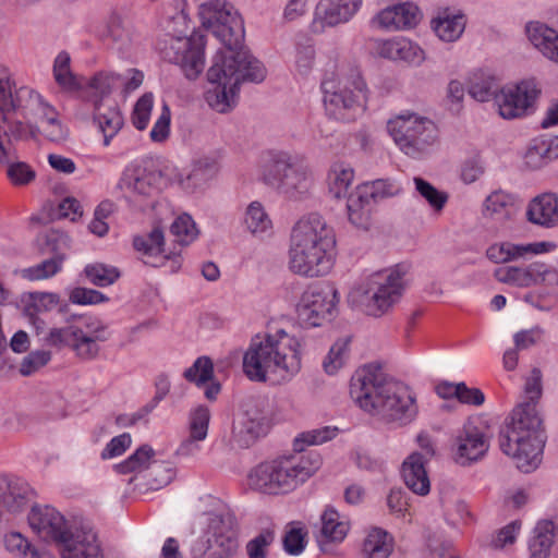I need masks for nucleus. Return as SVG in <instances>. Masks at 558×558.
I'll use <instances>...</instances> for the list:
<instances>
[{
	"label": "nucleus",
	"instance_id": "obj_1",
	"mask_svg": "<svg viewBox=\"0 0 558 558\" xmlns=\"http://www.w3.org/2000/svg\"><path fill=\"white\" fill-rule=\"evenodd\" d=\"M202 25L222 43L207 72V80L215 86L205 94L209 107L220 113L235 104L239 86L244 81L259 83L266 70L244 47V23L239 12L226 0H213L199 7Z\"/></svg>",
	"mask_w": 558,
	"mask_h": 558
},
{
	"label": "nucleus",
	"instance_id": "obj_2",
	"mask_svg": "<svg viewBox=\"0 0 558 558\" xmlns=\"http://www.w3.org/2000/svg\"><path fill=\"white\" fill-rule=\"evenodd\" d=\"M524 391L527 401L515 407L510 422L499 434L500 449L510 456L517 468L525 473L539 463L544 447L543 421L536 411V401L542 397V373L533 368L526 379Z\"/></svg>",
	"mask_w": 558,
	"mask_h": 558
},
{
	"label": "nucleus",
	"instance_id": "obj_3",
	"mask_svg": "<svg viewBox=\"0 0 558 558\" xmlns=\"http://www.w3.org/2000/svg\"><path fill=\"white\" fill-rule=\"evenodd\" d=\"M350 396L362 410L389 423L405 425L417 414L415 399L408 388L387 379L381 369L372 365L353 374Z\"/></svg>",
	"mask_w": 558,
	"mask_h": 558
},
{
	"label": "nucleus",
	"instance_id": "obj_4",
	"mask_svg": "<svg viewBox=\"0 0 558 558\" xmlns=\"http://www.w3.org/2000/svg\"><path fill=\"white\" fill-rule=\"evenodd\" d=\"M336 234L318 214L301 218L292 229L289 248V268L308 277L327 275L335 263Z\"/></svg>",
	"mask_w": 558,
	"mask_h": 558
},
{
	"label": "nucleus",
	"instance_id": "obj_5",
	"mask_svg": "<svg viewBox=\"0 0 558 558\" xmlns=\"http://www.w3.org/2000/svg\"><path fill=\"white\" fill-rule=\"evenodd\" d=\"M301 343L283 329L256 336L243 356V372L259 383L289 380L301 369Z\"/></svg>",
	"mask_w": 558,
	"mask_h": 558
},
{
	"label": "nucleus",
	"instance_id": "obj_6",
	"mask_svg": "<svg viewBox=\"0 0 558 558\" xmlns=\"http://www.w3.org/2000/svg\"><path fill=\"white\" fill-rule=\"evenodd\" d=\"M31 529L44 541L53 542L61 558H104L96 533L72 527L50 506H34L27 517Z\"/></svg>",
	"mask_w": 558,
	"mask_h": 558
},
{
	"label": "nucleus",
	"instance_id": "obj_7",
	"mask_svg": "<svg viewBox=\"0 0 558 558\" xmlns=\"http://www.w3.org/2000/svg\"><path fill=\"white\" fill-rule=\"evenodd\" d=\"M322 464L316 452L284 456L258 463L247 474L251 489L266 495H281L295 489Z\"/></svg>",
	"mask_w": 558,
	"mask_h": 558
},
{
	"label": "nucleus",
	"instance_id": "obj_8",
	"mask_svg": "<svg viewBox=\"0 0 558 558\" xmlns=\"http://www.w3.org/2000/svg\"><path fill=\"white\" fill-rule=\"evenodd\" d=\"M322 90L326 111L337 120H353L365 110L368 89L356 65L342 63L326 73Z\"/></svg>",
	"mask_w": 558,
	"mask_h": 558
},
{
	"label": "nucleus",
	"instance_id": "obj_9",
	"mask_svg": "<svg viewBox=\"0 0 558 558\" xmlns=\"http://www.w3.org/2000/svg\"><path fill=\"white\" fill-rule=\"evenodd\" d=\"M264 180L289 197L307 193L313 184L305 161L284 151L272 153L264 165Z\"/></svg>",
	"mask_w": 558,
	"mask_h": 558
},
{
	"label": "nucleus",
	"instance_id": "obj_10",
	"mask_svg": "<svg viewBox=\"0 0 558 558\" xmlns=\"http://www.w3.org/2000/svg\"><path fill=\"white\" fill-rule=\"evenodd\" d=\"M387 129L396 145L412 158L428 153L437 141L436 125L416 114L398 116L388 121Z\"/></svg>",
	"mask_w": 558,
	"mask_h": 558
},
{
	"label": "nucleus",
	"instance_id": "obj_11",
	"mask_svg": "<svg viewBox=\"0 0 558 558\" xmlns=\"http://www.w3.org/2000/svg\"><path fill=\"white\" fill-rule=\"evenodd\" d=\"M235 518L231 513H210L205 538L192 547L193 558H231L238 550Z\"/></svg>",
	"mask_w": 558,
	"mask_h": 558
},
{
	"label": "nucleus",
	"instance_id": "obj_12",
	"mask_svg": "<svg viewBox=\"0 0 558 558\" xmlns=\"http://www.w3.org/2000/svg\"><path fill=\"white\" fill-rule=\"evenodd\" d=\"M405 272V267L398 265L391 270L374 274L368 279L361 301L367 315L379 317L399 301Z\"/></svg>",
	"mask_w": 558,
	"mask_h": 558
},
{
	"label": "nucleus",
	"instance_id": "obj_13",
	"mask_svg": "<svg viewBox=\"0 0 558 558\" xmlns=\"http://www.w3.org/2000/svg\"><path fill=\"white\" fill-rule=\"evenodd\" d=\"M162 58L180 64L184 75L189 80H195L204 70V43L203 36L182 38L170 37L159 48Z\"/></svg>",
	"mask_w": 558,
	"mask_h": 558
},
{
	"label": "nucleus",
	"instance_id": "obj_14",
	"mask_svg": "<svg viewBox=\"0 0 558 558\" xmlns=\"http://www.w3.org/2000/svg\"><path fill=\"white\" fill-rule=\"evenodd\" d=\"M160 180L161 175L156 171L138 167L126 169L118 183V189L130 204L138 209H145L153 204L158 194Z\"/></svg>",
	"mask_w": 558,
	"mask_h": 558
},
{
	"label": "nucleus",
	"instance_id": "obj_15",
	"mask_svg": "<svg viewBox=\"0 0 558 558\" xmlns=\"http://www.w3.org/2000/svg\"><path fill=\"white\" fill-rule=\"evenodd\" d=\"M339 302L336 289L311 288L303 292L298 305L299 322L306 327L320 326L330 319Z\"/></svg>",
	"mask_w": 558,
	"mask_h": 558
},
{
	"label": "nucleus",
	"instance_id": "obj_16",
	"mask_svg": "<svg viewBox=\"0 0 558 558\" xmlns=\"http://www.w3.org/2000/svg\"><path fill=\"white\" fill-rule=\"evenodd\" d=\"M538 93L534 81H522L514 86L504 87L496 96L495 104L504 119H515L526 113Z\"/></svg>",
	"mask_w": 558,
	"mask_h": 558
},
{
	"label": "nucleus",
	"instance_id": "obj_17",
	"mask_svg": "<svg viewBox=\"0 0 558 558\" xmlns=\"http://www.w3.org/2000/svg\"><path fill=\"white\" fill-rule=\"evenodd\" d=\"M38 93L29 87H15L9 70L0 65V122H9V114L25 117L27 107Z\"/></svg>",
	"mask_w": 558,
	"mask_h": 558
},
{
	"label": "nucleus",
	"instance_id": "obj_18",
	"mask_svg": "<svg viewBox=\"0 0 558 558\" xmlns=\"http://www.w3.org/2000/svg\"><path fill=\"white\" fill-rule=\"evenodd\" d=\"M27 107L24 118H34L36 120V134H43L48 141L61 143L68 137V129L59 118L58 111L44 101L37 94Z\"/></svg>",
	"mask_w": 558,
	"mask_h": 558
},
{
	"label": "nucleus",
	"instance_id": "obj_19",
	"mask_svg": "<svg viewBox=\"0 0 558 558\" xmlns=\"http://www.w3.org/2000/svg\"><path fill=\"white\" fill-rule=\"evenodd\" d=\"M34 493L27 482L20 477L0 474V521L7 514H17L25 510Z\"/></svg>",
	"mask_w": 558,
	"mask_h": 558
},
{
	"label": "nucleus",
	"instance_id": "obj_20",
	"mask_svg": "<svg viewBox=\"0 0 558 558\" xmlns=\"http://www.w3.org/2000/svg\"><path fill=\"white\" fill-rule=\"evenodd\" d=\"M266 417L255 407L239 412L232 423L230 441L234 447L248 448L265 433Z\"/></svg>",
	"mask_w": 558,
	"mask_h": 558
},
{
	"label": "nucleus",
	"instance_id": "obj_21",
	"mask_svg": "<svg viewBox=\"0 0 558 558\" xmlns=\"http://www.w3.org/2000/svg\"><path fill=\"white\" fill-rule=\"evenodd\" d=\"M519 209L520 199L517 195L497 190L485 198L482 206V216L504 226L514 219Z\"/></svg>",
	"mask_w": 558,
	"mask_h": 558
},
{
	"label": "nucleus",
	"instance_id": "obj_22",
	"mask_svg": "<svg viewBox=\"0 0 558 558\" xmlns=\"http://www.w3.org/2000/svg\"><path fill=\"white\" fill-rule=\"evenodd\" d=\"M421 20L417 5L412 2H402L383 9L375 17V22L389 31L409 29Z\"/></svg>",
	"mask_w": 558,
	"mask_h": 558
},
{
	"label": "nucleus",
	"instance_id": "obj_23",
	"mask_svg": "<svg viewBox=\"0 0 558 558\" xmlns=\"http://www.w3.org/2000/svg\"><path fill=\"white\" fill-rule=\"evenodd\" d=\"M526 220L535 226L553 228L558 225V196L545 192L533 197L525 210Z\"/></svg>",
	"mask_w": 558,
	"mask_h": 558
},
{
	"label": "nucleus",
	"instance_id": "obj_24",
	"mask_svg": "<svg viewBox=\"0 0 558 558\" xmlns=\"http://www.w3.org/2000/svg\"><path fill=\"white\" fill-rule=\"evenodd\" d=\"M68 238L64 234L51 233L47 236V243L52 246L53 256L45 259L38 265L28 267L23 270V276L29 280H44L54 276L62 268L64 260V252L60 250V245H66Z\"/></svg>",
	"mask_w": 558,
	"mask_h": 558
},
{
	"label": "nucleus",
	"instance_id": "obj_25",
	"mask_svg": "<svg viewBox=\"0 0 558 558\" xmlns=\"http://www.w3.org/2000/svg\"><path fill=\"white\" fill-rule=\"evenodd\" d=\"M362 0H328L319 2L316 19L323 26H337L347 23L360 9Z\"/></svg>",
	"mask_w": 558,
	"mask_h": 558
},
{
	"label": "nucleus",
	"instance_id": "obj_26",
	"mask_svg": "<svg viewBox=\"0 0 558 558\" xmlns=\"http://www.w3.org/2000/svg\"><path fill=\"white\" fill-rule=\"evenodd\" d=\"M427 459L421 452H413L402 463V477L407 487L414 494L425 496L430 490V482L425 463Z\"/></svg>",
	"mask_w": 558,
	"mask_h": 558
},
{
	"label": "nucleus",
	"instance_id": "obj_27",
	"mask_svg": "<svg viewBox=\"0 0 558 558\" xmlns=\"http://www.w3.org/2000/svg\"><path fill=\"white\" fill-rule=\"evenodd\" d=\"M133 246L143 254L145 257L144 263L153 267L162 266L172 254V252L166 253L163 232L158 227L154 228L145 236H135Z\"/></svg>",
	"mask_w": 558,
	"mask_h": 558
},
{
	"label": "nucleus",
	"instance_id": "obj_28",
	"mask_svg": "<svg viewBox=\"0 0 558 558\" xmlns=\"http://www.w3.org/2000/svg\"><path fill=\"white\" fill-rule=\"evenodd\" d=\"M457 453L461 464L476 461L488 450V442L483 433L472 425L464 426L457 438Z\"/></svg>",
	"mask_w": 558,
	"mask_h": 558
},
{
	"label": "nucleus",
	"instance_id": "obj_29",
	"mask_svg": "<svg viewBox=\"0 0 558 558\" xmlns=\"http://www.w3.org/2000/svg\"><path fill=\"white\" fill-rule=\"evenodd\" d=\"M546 276H556L546 269L544 264H531L526 268L500 267L495 271L498 281L515 284L519 287H529L538 280H545Z\"/></svg>",
	"mask_w": 558,
	"mask_h": 558
},
{
	"label": "nucleus",
	"instance_id": "obj_30",
	"mask_svg": "<svg viewBox=\"0 0 558 558\" xmlns=\"http://www.w3.org/2000/svg\"><path fill=\"white\" fill-rule=\"evenodd\" d=\"M2 544L12 558H54L49 550L37 547L17 531L5 533L2 537Z\"/></svg>",
	"mask_w": 558,
	"mask_h": 558
},
{
	"label": "nucleus",
	"instance_id": "obj_31",
	"mask_svg": "<svg viewBox=\"0 0 558 558\" xmlns=\"http://www.w3.org/2000/svg\"><path fill=\"white\" fill-rule=\"evenodd\" d=\"M94 120L104 134V145L108 146L123 126V117L114 105L106 106L102 102H95Z\"/></svg>",
	"mask_w": 558,
	"mask_h": 558
},
{
	"label": "nucleus",
	"instance_id": "obj_32",
	"mask_svg": "<svg viewBox=\"0 0 558 558\" xmlns=\"http://www.w3.org/2000/svg\"><path fill=\"white\" fill-rule=\"evenodd\" d=\"M529 39L546 58L558 63V32L545 24L527 26Z\"/></svg>",
	"mask_w": 558,
	"mask_h": 558
},
{
	"label": "nucleus",
	"instance_id": "obj_33",
	"mask_svg": "<svg viewBox=\"0 0 558 558\" xmlns=\"http://www.w3.org/2000/svg\"><path fill=\"white\" fill-rule=\"evenodd\" d=\"M374 206L375 204L356 187L349 194L347 202L350 222L356 228L367 230L371 226Z\"/></svg>",
	"mask_w": 558,
	"mask_h": 558
},
{
	"label": "nucleus",
	"instance_id": "obj_34",
	"mask_svg": "<svg viewBox=\"0 0 558 558\" xmlns=\"http://www.w3.org/2000/svg\"><path fill=\"white\" fill-rule=\"evenodd\" d=\"M393 550V538L380 527H372L363 541L362 558H388Z\"/></svg>",
	"mask_w": 558,
	"mask_h": 558
},
{
	"label": "nucleus",
	"instance_id": "obj_35",
	"mask_svg": "<svg viewBox=\"0 0 558 558\" xmlns=\"http://www.w3.org/2000/svg\"><path fill=\"white\" fill-rule=\"evenodd\" d=\"M465 19L462 14L451 15L448 10L432 20V28L442 41L452 43L463 33Z\"/></svg>",
	"mask_w": 558,
	"mask_h": 558
},
{
	"label": "nucleus",
	"instance_id": "obj_36",
	"mask_svg": "<svg viewBox=\"0 0 558 558\" xmlns=\"http://www.w3.org/2000/svg\"><path fill=\"white\" fill-rule=\"evenodd\" d=\"M555 541V524L551 521H539L534 529L529 549L530 558H548Z\"/></svg>",
	"mask_w": 558,
	"mask_h": 558
},
{
	"label": "nucleus",
	"instance_id": "obj_37",
	"mask_svg": "<svg viewBox=\"0 0 558 558\" xmlns=\"http://www.w3.org/2000/svg\"><path fill=\"white\" fill-rule=\"evenodd\" d=\"M381 52L387 58L411 63H418L424 59L423 50L416 44L404 38L386 41Z\"/></svg>",
	"mask_w": 558,
	"mask_h": 558
},
{
	"label": "nucleus",
	"instance_id": "obj_38",
	"mask_svg": "<svg viewBox=\"0 0 558 558\" xmlns=\"http://www.w3.org/2000/svg\"><path fill=\"white\" fill-rule=\"evenodd\" d=\"M544 243L539 244H513L510 242H504L500 244H494L487 250V257L495 263H507L511 259L522 257L526 254L538 253L537 246H543Z\"/></svg>",
	"mask_w": 558,
	"mask_h": 558
},
{
	"label": "nucleus",
	"instance_id": "obj_39",
	"mask_svg": "<svg viewBox=\"0 0 558 558\" xmlns=\"http://www.w3.org/2000/svg\"><path fill=\"white\" fill-rule=\"evenodd\" d=\"M354 179V171L351 167L342 163L335 165L328 173L329 192L335 198L347 196L348 190Z\"/></svg>",
	"mask_w": 558,
	"mask_h": 558
},
{
	"label": "nucleus",
	"instance_id": "obj_40",
	"mask_svg": "<svg viewBox=\"0 0 558 558\" xmlns=\"http://www.w3.org/2000/svg\"><path fill=\"white\" fill-rule=\"evenodd\" d=\"M336 509L327 508L322 515V536L327 541L341 542L348 531L349 524L340 521Z\"/></svg>",
	"mask_w": 558,
	"mask_h": 558
},
{
	"label": "nucleus",
	"instance_id": "obj_41",
	"mask_svg": "<svg viewBox=\"0 0 558 558\" xmlns=\"http://www.w3.org/2000/svg\"><path fill=\"white\" fill-rule=\"evenodd\" d=\"M154 456V449L148 445H143L124 462L116 465V469L121 474L141 472L149 466V462Z\"/></svg>",
	"mask_w": 558,
	"mask_h": 558
},
{
	"label": "nucleus",
	"instance_id": "obj_42",
	"mask_svg": "<svg viewBox=\"0 0 558 558\" xmlns=\"http://www.w3.org/2000/svg\"><path fill=\"white\" fill-rule=\"evenodd\" d=\"M84 272L87 279L98 287H108L120 277V271L116 267L102 263L87 265Z\"/></svg>",
	"mask_w": 558,
	"mask_h": 558
},
{
	"label": "nucleus",
	"instance_id": "obj_43",
	"mask_svg": "<svg viewBox=\"0 0 558 558\" xmlns=\"http://www.w3.org/2000/svg\"><path fill=\"white\" fill-rule=\"evenodd\" d=\"M498 84L492 76L475 74L470 81L469 94L478 101H488L499 94Z\"/></svg>",
	"mask_w": 558,
	"mask_h": 558
},
{
	"label": "nucleus",
	"instance_id": "obj_44",
	"mask_svg": "<svg viewBox=\"0 0 558 558\" xmlns=\"http://www.w3.org/2000/svg\"><path fill=\"white\" fill-rule=\"evenodd\" d=\"M184 378L196 386H204L214 378V365L209 357L201 356L194 364L185 369Z\"/></svg>",
	"mask_w": 558,
	"mask_h": 558
},
{
	"label": "nucleus",
	"instance_id": "obj_45",
	"mask_svg": "<svg viewBox=\"0 0 558 558\" xmlns=\"http://www.w3.org/2000/svg\"><path fill=\"white\" fill-rule=\"evenodd\" d=\"M245 225L252 233H263L271 227V220L259 202H252L248 205Z\"/></svg>",
	"mask_w": 558,
	"mask_h": 558
},
{
	"label": "nucleus",
	"instance_id": "obj_46",
	"mask_svg": "<svg viewBox=\"0 0 558 558\" xmlns=\"http://www.w3.org/2000/svg\"><path fill=\"white\" fill-rule=\"evenodd\" d=\"M170 232L175 238V242L181 245L190 244L197 236L195 223L186 214L179 216L172 222Z\"/></svg>",
	"mask_w": 558,
	"mask_h": 558
},
{
	"label": "nucleus",
	"instance_id": "obj_47",
	"mask_svg": "<svg viewBox=\"0 0 558 558\" xmlns=\"http://www.w3.org/2000/svg\"><path fill=\"white\" fill-rule=\"evenodd\" d=\"M337 432V427L325 426L302 433L294 440V449L296 451H304V445H320L325 441L331 440L336 437Z\"/></svg>",
	"mask_w": 558,
	"mask_h": 558
},
{
	"label": "nucleus",
	"instance_id": "obj_48",
	"mask_svg": "<svg viewBox=\"0 0 558 558\" xmlns=\"http://www.w3.org/2000/svg\"><path fill=\"white\" fill-rule=\"evenodd\" d=\"M357 187L373 204L396 193L395 185L389 180L384 179L366 182Z\"/></svg>",
	"mask_w": 558,
	"mask_h": 558
},
{
	"label": "nucleus",
	"instance_id": "obj_49",
	"mask_svg": "<svg viewBox=\"0 0 558 558\" xmlns=\"http://www.w3.org/2000/svg\"><path fill=\"white\" fill-rule=\"evenodd\" d=\"M70 56L62 51L60 52L53 64V75L56 82L66 89H73L76 86V81L70 69Z\"/></svg>",
	"mask_w": 558,
	"mask_h": 558
},
{
	"label": "nucleus",
	"instance_id": "obj_50",
	"mask_svg": "<svg viewBox=\"0 0 558 558\" xmlns=\"http://www.w3.org/2000/svg\"><path fill=\"white\" fill-rule=\"evenodd\" d=\"M416 191L428 202L435 210H441L447 203L448 196L446 193L438 191L429 182L420 177L414 178Z\"/></svg>",
	"mask_w": 558,
	"mask_h": 558
},
{
	"label": "nucleus",
	"instance_id": "obj_51",
	"mask_svg": "<svg viewBox=\"0 0 558 558\" xmlns=\"http://www.w3.org/2000/svg\"><path fill=\"white\" fill-rule=\"evenodd\" d=\"M98 342V339L85 335L84 330L81 329V335L76 336L74 342H72V349L80 359L90 361L99 354Z\"/></svg>",
	"mask_w": 558,
	"mask_h": 558
},
{
	"label": "nucleus",
	"instance_id": "obj_52",
	"mask_svg": "<svg viewBox=\"0 0 558 558\" xmlns=\"http://www.w3.org/2000/svg\"><path fill=\"white\" fill-rule=\"evenodd\" d=\"M207 181L206 169L202 163H196L193 169L187 173H178L175 182L186 192H194L197 187L202 186Z\"/></svg>",
	"mask_w": 558,
	"mask_h": 558
},
{
	"label": "nucleus",
	"instance_id": "obj_53",
	"mask_svg": "<svg viewBox=\"0 0 558 558\" xmlns=\"http://www.w3.org/2000/svg\"><path fill=\"white\" fill-rule=\"evenodd\" d=\"M349 339H341L335 342L330 348L328 355L324 360V368L328 374H335L344 363L348 352Z\"/></svg>",
	"mask_w": 558,
	"mask_h": 558
},
{
	"label": "nucleus",
	"instance_id": "obj_54",
	"mask_svg": "<svg viewBox=\"0 0 558 558\" xmlns=\"http://www.w3.org/2000/svg\"><path fill=\"white\" fill-rule=\"evenodd\" d=\"M51 360V352L47 350H37L28 353L21 362L20 373L23 376H31L38 372Z\"/></svg>",
	"mask_w": 558,
	"mask_h": 558
},
{
	"label": "nucleus",
	"instance_id": "obj_55",
	"mask_svg": "<svg viewBox=\"0 0 558 558\" xmlns=\"http://www.w3.org/2000/svg\"><path fill=\"white\" fill-rule=\"evenodd\" d=\"M153 95L144 94L135 104L132 113V121L137 130H144L149 121V116L153 109Z\"/></svg>",
	"mask_w": 558,
	"mask_h": 558
},
{
	"label": "nucleus",
	"instance_id": "obj_56",
	"mask_svg": "<svg viewBox=\"0 0 558 558\" xmlns=\"http://www.w3.org/2000/svg\"><path fill=\"white\" fill-rule=\"evenodd\" d=\"M210 420L209 410L206 407H198L191 415L190 436L195 439H205Z\"/></svg>",
	"mask_w": 558,
	"mask_h": 558
},
{
	"label": "nucleus",
	"instance_id": "obj_57",
	"mask_svg": "<svg viewBox=\"0 0 558 558\" xmlns=\"http://www.w3.org/2000/svg\"><path fill=\"white\" fill-rule=\"evenodd\" d=\"M2 124L8 125L7 129L2 128V132H1V134L3 133L4 135H7L9 137L7 145L11 146V138L15 140V141H20V140H28L31 137L36 136V128L25 124L22 121H12L11 114H9V122H0L1 126H2Z\"/></svg>",
	"mask_w": 558,
	"mask_h": 558
},
{
	"label": "nucleus",
	"instance_id": "obj_58",
	"mask_svg": "<svg viewBox=\"0 0 558 558\" xmlns=\"http://www.w3.org/2000/svg\"><path fill=\"white\" fill-rule=\"evenodd\" d=\"M81 335V328L75 326H69L64 328H52L46 341L49 345L61 348L63 345H71L74 342L75 337Z\"/></svg>",
	"mask_w": 558,
	"mask_h": 558
},
{
	"label": "nucleus",
	"instance_id": "obj_59",
	"mask_svg": "<svg viewBox=\"0 0 558 558\" xmlns=\"http://www.w3.org/2000/svg\"><path fill=\"white\" fill-rule=\"evenodd\" d=\"M8 177L15 185H25L31 183L35 177V171L25 162H9Z\"/></svg>",
	"mask_w": 558,
	"mask_h": 558
},
{
	"label": "nucleus",
	"instance_id": "obj_60",
	"mask_svg": "<svg viewBox=\"0 0 558 558\" xmlns=\"http://www.w3.org/2000/svg\"><path fill=\"white\" fill-rule=\"evenodd\" d=\"M149 485L153 489H159L168 485L174 477V471L169 463L160 462L154 463L149 471Z\"/></svg>",
	"mask_w": 558,
	"mask_h": 558
},
{
	"label": "nucleus",
	"instance_id": "obj_61",
	"mask_svg": "<svg viewBox=\"0 0 558 558\" xmlns=\"http://www.w3.org/2000/svg\"><path fill=\"white\" fill-rule=\"evenodd\" d=\"M120 76L113 73L100 72L97 73L89 83V86L101 96H107L111 93L119 81Z\"/></svg>",
	"mask_w": 558,
	"mask_h": 558
},
{
	"label": "nucleus",
	"instance_id": "obj_62",
	"mask_svg": "<svg viewBox=\"0 0 558 558\" xmlns=\"http://www.w3.org/2000/svg\"><path fill=\"white\" fill-rule=\"evenodd\" d=\"M130 434L123 433L113 437L101 452L102 459H111L121 456L131 446Z\"/></svg>",
	"mask_w": 558,
	"mask_h": 558
},
{
	"label": "nucleus",
	"instance_id": "obj_63",
	"mask_svg": "<svg viewBox=\"0 0 558 558\" xmlns=\"http://www.w3.org/2000/svg\"><path fill=\"white\" fill-rule=\"evenodd\" d=\"M274 541L271 531H264L248 542L246 546L248 558H265V548Z\"/></svg>",
	"mask_w": 558,
	"mask_h": 558
},
{
	"label": "nucleus",
	"instance_id": "obj_64",
	"mask_svg": "<svg viewBox=\"0 0 558 558\" xmlns=\"http://www.w3.org/2000/svg\"><path fill=\"white\" fill-rule=\"evenodd\" d=\"M70 300L72 303L82 305L98 304L104 302L106 300V296L97 290L87 288H75L72 290L70 294Z\"/></svg>",
	"mask_w": 558,
	"mask_h": 558
}]
</instances>
